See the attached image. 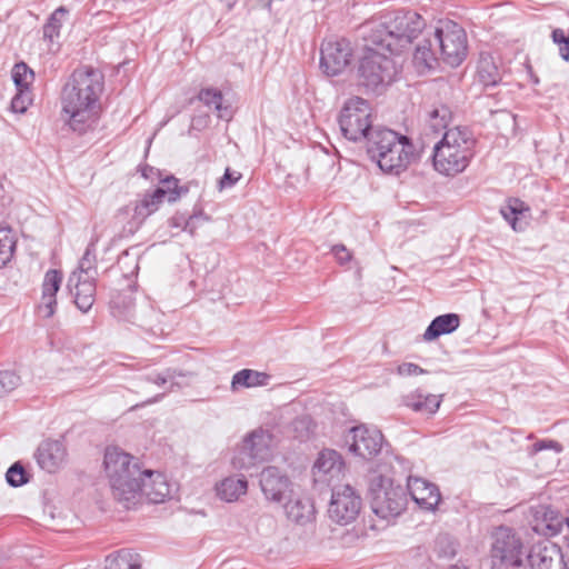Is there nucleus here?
Returning a JSON list of instances; mask_svg holds the SVG:
<instances>
[{
  "instance_id": "obj_36",
  "label": "nucleus",
  "mask_w": 569,
  "mask_h": 569,
  "mask_svg": "<svg viewBox=\"0 0 569 569\" xmlns=\"http://www.w3.org/2000/svg\"><path fill=\"white\" fill-rule=\"evenodd\" d=\"M69 13V10L61 6L57 8L48 18L47 22L43 26V37L48 39L50 42H53L54 39L59 38L60 30L62 28L64 18Z\"/></svg>"
},
{
  "instance_id": "obj_1",
  "label": "nucleus",
  "mask_w": 569,
  "mask_h": 569,
  "mask_svg": "<svg viewBox=\"0 0 569 569\" xmlns=\"http://www.w3.org/2000/svg\"><path fill=\"white\" fill-rule=\"evenodd\" d=\"M426 27L425 19L412 10H397L362 26L366 50L358 66L359 84L367 91L381 92L400 73L393 54L409 47Z\"/></svg>"
},
{
  "instance_id": "obj_2",
  "label": "nucleus",
  "mask_w": 569,
  "mask_h": 569,
  "mask_svg": "<svg viewBox=\"0 0 569 569\" xmlns=\"http://www.w3.org/2000/svg\"><path fill=\"white\" fill-rule=\"evenodd\" d=\"M104 89L103 74L91 66L72 71L61 88L60 119L72 132L82 136L98 121L100 97Z\"/></svg>"
},
{
  "instance_id": "obj_48",
  "label": "nucleus",
  "mask_w": 569,
  "mask_h": 569,
  "mask_svg": "<svg viewBox=\"0 0 569 569\" xmlns=\"http://www.w3.org/2000/svg\"><path fill=\"white\" fill-rule=\"evenodd\" d=\"M242 174L238 171H233L230 168L224 170V173L218 181L219 190L230 189L232 188L240 179Z\"/></svg>"
},
{
  "instance_id": "obj_46",
  "label": "nucleus",
  "mask_w": 569,
  "mask_h": 569,
  "mask_svg": "<svg viewBox=\"0 0 569 569\" xmlns=\"http://www.w3.org/2000/svg\"><path fill=\"white\" fill-rule=\"evenodd\" d=\"M291 427L296 432L295 437L300 441H305L311 432V419L308 416L298 417L292 421Z\"/></svg>"
},
{
  "instance_id": "obj_30",
  "label": "nucleus",
  "mask_w": 569,
  "mask_h": 569,
  "mask_svg": "<svg viewBox=\"0 0 569 569\" xmlns=\"http://www.w3.org/2000/svg\"><path fill=\"white\" fill-rule=\"evenodd\" d=\"M97 238L90 240L83 256L79 260L78 268L71 274L81 276L84 279L97 278Z\"/></svg>"
},
{
  "instance_id": "obj_7",
  "label": "nucleus",
  "mask_w": 569,
  "mask_h": 569,
  "mask_svg": "<svg viewBox=\"0 0 569 569\" xmlns=\"http://www.w3.org/2000/svg\"><path fill=\"white\" fill-rule=\"evenodd\" d=\"M369 495L371 509L381 519H395L406 509V489L400 485L395 486L388 477L379 475L372 478Z\"/></svg>"
},
{
  "instance_id": "obj_3",
  "label": "nucleus",
  "mask_w": 569,
  "mask_h": 569,
  "mask_svg": "<svg viewBox=\"0 0 569 569\" xmlns=\"http://www.w3.org/2000/svg\"><path fill=\"white\" fill-rule=\"evenodd\" d=\"M451 111L446 104L433 106L428 112V124L435 132L446 129L442 138L433 146L432 166L446 177L463 172L476 154V139L467 127L448 129Z\"/></svg>"
},
{
  "instance_id": "obj_8",
  "label": "nucleus",
  "mask_w": 569,
  "mask_h": 569,
  "mask_svg": "<svg viewBox=\"0 0 569 569\" xmlns=\"http://www.w3.org/2000/svg\"><path fill=\"white\" fill-rule=\"evenodd\" d=\"M338 123L342 136L349 141H368L370 132L375 129L369 102L360 97L349 98L340 110Z\"/></svg>"
},
{
  "instance_id": "obj_17",
  "label": "nucleus",
  "mask_w": 569,
  "mask_h": 569,
  "mask_svg": "<svg viewBox=\"0 0 569 569\" xmlns=\"http://www.w3.org/2000/svg\"><path fill=\"white\" fill-rule=\"evenodd\" d=\"M407 489L415 502L428 511L436 510L441 500L439 488L422 478L409 477Z\"/></svg>"
},
{
  "instance_id": "obj_25",
  "label": "nucleus",
  "mask_w": 569,
  "mask_h": 569,
  "mask_svg": "<svg viewBox=\"0 0 569 569\" xmlns=\"http://www.w3.org/2000/svg\"><path fill=\"white\" fill-rule=\"evenodd\" d=\"M566 517L550 508L546 509L541 517H536L532 522V530L545 537H555L560 533Z\"/></svg>"
},
{
  "instance_id": "obj_29",
  "label": "nucleus",
  "mask_w": 569,
  "mask_h": 569,
  "mask_svg": "<svg viewBox=\"0 0 569 569\" xmlns=\"http://www.w3.org/2000/svg\"><path fill=\"white\" fill-rule=\"evenodd\" d=\"M209 220L210 217L207 216L202 209H194L191 214L177 212L170 218L169 224L171 228H179L183 231H188L190 234H193L202 222H207Z\"/></svg>"
},
{
  "instance_id": "obj_44",
  "label": "nucleus",
  "mask_w": 569,
  "mask_h": 569,
  "mask_svg": "<svg viewBox=\"0 0 569 569\" xmlns=\"http://www.w3.org/2000/svg\"><path fill=\"white\" fill-rule=\"evenodd\" d=\"M436 550L440 558H453L457 553L456 543L448 536H440L437 538Z\"/></svg>"
},
{
  "instance_id": "obj_39",
  "label": "nucleus",
  "mask_w": 569,
  "mask_h": 569,
  "mask_svg": "<svg viewBox=\"0 0 569 569\" xmlns=\"http://www.w3.org/2000/svg\"><path fill=\"white\" fill-rule=\"evenodd\" d=\"M413 62L421 70H430L435 67L437 59L430 48V43L417 47L413 53Z\"/></svg>"
},
{
  "instance_id": "obj_6",
  "label": "nucleus",
  "mask_w": 569,
  "mask_h": 569,
  "mask_svg": "<svg viewBox=\"0 0 569 569\" xmlns=\"http://www.w3.org/2000/svg\"><path fill=\"white\" fill-rule=\"evenodd\" d=\"M490 560L492 569H525L527 549L515 529L497 527L491 535Z\"/></svg>"
},
{
  "instance_id": "obj_31",
  "label": "nucleus",
  "mask_w": 569,
  "mask_h": 569,
  "mask_svg": "<svg viewBox=\"0 0 569 569\" xmlns=\"http://www.w3.org/2000/svg\"><path fill=\"white\" fill-rule=\"evenodd\" d=\"M162 201L163 191L160 189H154L152 192L144 193L134 206V219H138L140 222L143 221L147 217L159 209Z\"/></svg>"
},
{
  "instance_id": "obj_40",
  "label": "nucleus",
  "mask_w": 569,
  "mask_h": 569,
  "mask_svg": "<svg viewBox=\"0 0 569 569\" xmlns=\"http://www.w3.org/2000/svg\"><path fill=\"white\" fill-rule=\"evenodd\" d=\"M34 78L33 71L24 63H17L12 71V79L17 89H30V84Z\"/></svg>"
},
{
  "instance_id": "obj_37",
  "label": "nucleus",
  "mask_w": 569,
  "mask_h": 569,
  "mask_svg": "<svg viewBox=\"0 0 569 569\" xmlns=\"http://www.w3.org/2000/svg\"><path fill=\"white\" fill-rule=\"evenodd\" d=\"M156 189L162 190L163 199L167 198L169 202H176L189 191L187 186H179V180L173 176L162 179L161 186Z\"/></svg>"
},
{
  "instance_id": "obj_28",
  "label": "nucleus",
  "mask_w": 569,
  "mask_h": 569,
  "mask_svg": "<svg viewBox=\"0 0 569 569\" xmlns=\"http://www.w3.org/2000/svg\"><path fill=\"white\" fill-rule=\"evenodd\" d=\"M270 381V375L252 369H241L237 371L231 379V390L237 391L240 388L264 387Z\"/></svg>"
},
{
  "instance_id": "obj_11",
  "label": "nucleus",
  "mask_w": 569,
  "mask_h": 569,
  "mask_svg": "<svg viewBox=\"0 0 569 569\" xmlns=\"http://www.w3.org/2000/svg\"><path fill=\"white\" fill-rule=\"evenodd\" d=\"M330 489L329 518L341 526L353 522L362 507L360 495L350 485L338 483Z\"/></svg>"
},
{
  "instance_id": "obj_57",
  "label": "nucleus",
  "mask_w": 569,
  "mask_h": 569,
  "mask_svg": "<svg viewBox=\"0 0 569 569\" xmlns=\"http://www.w3.org/2000/svg\"><path fill=\"white\" fill-rule=\"evenodd\" d=\"M161 397H162V395H161V396H157V397H154V399H152V400H150V401H148V402H149V403H151V402H156V401H158Z\"/></svg>"
},
{
  "instance_id": "obj_34",
  "label": "nucleus",
  "mask_w": 569,
  "mask_h": 569,
  "mask_svg": "<svg viewBox=\"0 0 569 569\" xmlns=\"http://www.w3.org/2000/svg\"><path fill=\"white\" fill-rule=\"evenodd\" d=\"M198 99L207 107H213L218 112L219 118L229 119L231 112L228 106H223V96L219 89L203 88L198 93Z\"/></svg>"
},
{
  "instance_id": "obj_56",
  "label": "nucleus",
  "mask_w": 569,
  "mask_h": 569,
  "mask_svg": "<svg viewBox=\"0 0 569 569\" xmlns=\"http://www.w3.org/2000/svg\"><path fill=\"white\" fill-rule=\"evenodd\" d=\"M531 82H532L533 84H538V83H539V78H538V77H536V76H533V74H531Z\"/></svg>"
},
{
  "instance_id": "obj_21",
  "label": "nucleus",
  "mask_w": 569,
  "mask_h": 569,
  "mask_svg": "<svg viewBox=\"0 0 569 569\" xmlns=\"http://www.w3.org/2000/svg\"><path fill=\"white\" fill-rule=\"evenodd\" d=\"M62 282V273L59 270L50 269L44 273L42 281V297L41 303L39 305V312L44 318L53 316L57 307V292L60 289Z\"/></svg>"
},
{
  "instance_id": "obj_52",
  "label": "nucleus",
  "mask_w": 569,
  "mask_h": 569,
  "mask_svg": "<svg viewBox=\"0 0 569 569\" xmlns=\"http://www.w3.org/2000/svg\"><path fill=\"white\" fill-rule=\"evenodd\" d=\"M158 318H159V313L152 307H150L148 319H146L142 316H137L136 320L138 321V325L140 327H146V326H150L153 320H158Z\"/></svg>"
},
{
  "instance_id": "obj_18",
  "label": "nucleus",
  "mask_w": 569,
  "mask_h": 569,
  "mask_svg": "<svg viewBox=\"0 0 569 569\" xmlns=\"http://www.w3.org/2000/svg\"><path fill=\"white\" fill-rule=\"evenodd\" d=\"M67 286L77 308L83 313L88 312L96 301V279L70 274Z\"/></svg>"
},
{
  "instance_id": "obj_19",
  "label": "nucleus",
  "mask_w": 569,
  "mask_h": 569,
  "mask_svg": "<svg viewBox=\"0 0 569 569\" xmlns=\"http://www.w3.org/2000/svg\"><path fill=\"white\" fill-rule=\"evenodd\" d=\"M66 448L60 440H44L36 452L39 467L48 472H56L64 462Z\"/></svg>"
},
{
  "instance_id": "obj_54",
  "label": "nucleus",
  "mask_w": 569,
  "mask_h": 569,
  "mask_svg": "<svg viewBox=\"0 0 569 569\" xmlns=\"http://www.w3.org/2000/svg\"><path fill=\"white\" fill-rule=\"evenodd\" d=\"M259 6L263 9H267L268 11H271L272 8V0H257Z\"/></svg>"
},
{
  "instance_id": "obj_33",
  "label": "nucleus",
  "mask_w": 569,
  "mask_h": 569,
  "mask_svg": "<svg viewBox=\"0 0 569 569\" xmlns=\"http://www.w3.org/2000/svg\"><path fill=\"white\" fill-rule=\"evenodd\" d=\"M529 210V207L520 199L510 198L500 208V213L515 231H520L523 229L519 222L520 217H523Z\"/></svg>"
},
{
  "instance_id": "obj_51",
  "label": "nucleus",
  "mask_w": 569,
  "mask_h": 569,
  "mask_svg": "<svg viewBox=\"0 0 569 569\" xmlns=\"http://www.w3.org/2000/svg\"><path fill=\"white\" fill-rule=\"evenodd\" d=\"M331 252L337 259L338 263L345 264L351 260V253L343 244H335L331 248Z\"/></svg>"
},
{
  "instance_id": "obj_35",
  "label": "nucleus",
  "mask_w": 569,
  "mask_h": 569,
  "mask_svg": "<svg viewBox=\"0 0 569 569\" xmlns=\"http://www.w3.org/2000/svg\"><path fill=\"white\" fill-rule=\"evenodd\" d=\"M17 236L10 227L0 229V268L7 266L14 256Z\"/></svg>"
},
{
  "instance_id": "obj_14",
  "label": "nucleus",
  "mask_w": 569,
  "mask_h": 569,
  "mask_svg": "<svg viewBox=\"0 0 569 569\" xmlns=\"http://www.w3.org/2000/svg\"><path fill=\"white\" fill-rule=\"evenodd\" d=\"M568 569L561 548L548 540L533 545L526 555L525 569Z\"/></svg>"
},
{
  "instance_id": "obj_49",
  "label": "nucleus",
  "mask_w": 569,
  "mask_h": 569,
  "mask_svg": "<svg viewBox=\"0 0 569 569\" xmlns=\"http://www.w3.org/2000/svg\"><path fill=\"white\" fill-rule=\"evenodd\" d=\"M396 372L400 377H411L425 375L427 370L413 362H402L397 367Z\"/></svg>"
},
{
  "instance_id": "obj_12",
  "label": "nucleus",
  "mask_w": 569,
  "mask_h": 569,
  "mask_svg": "<svg viewBox=\"0 0 569 569\" xmlns=\"http://www.w3.org/2000/svg\"><path fill=\"white\" fill-rule=\"evenodd\" d=\"M346 442L351 453L369 460L381 451L383 436L380 430L361 425L349 430Z\"/></svg>"
},
{
  "instance_id": "obj_26",
  "label": "nucleus",
  "mask_w": 569,
  "mask_h": 569,
  "mask_svg": "<svg viewBox=\"0 0 569 569\" xmlns=\"http://www.w3.org/2000/svg\"><path fill=\"white\" fill-rule=\"evenodd\" d=\"M478 81L485 87H496L501 81V71L490 53L481 52L477 63Z\"/></svg>"
},
{
  "instance_id": "obj_13",
  "label": "nucleus",
  "mask_w": 569,
  "mask_h": 569,
  "mask_svg": "<svg viewBox=\"0 0 569 569\" xmlns=\"http://www.w3.org/2000/svg\"><path fill=\"white\" fill-rule=\"evenodd\" d=\"M351 57L352 50L346 39L326 41L320 50V68L328 77L339 76L349 66Z\"/></svg>"
},
{
  "instance_id": "obj_23",
  "label": "nucleus",
  "mask_w": 569,
  "mask_h": 569,
  "mask_svg": "<svg viewBox=\"0 0 569 569\" xmlns=\"http://www.w3.org/2000/svg\"><path fill=\"white\" fill-rule=\"evenodd\" d=\"M284 512L289 520L303 526L316 517L313 501L308 497H291L284 505Z\"/></svg>"
},
{
  "instance_id": "obj_27",
  "label": "nucleus",
  "mask_w": 569,
  "mask_h": 569,
  "mask_svg": "<svg viewBox=\"0 0 569 569\" xmlns=\"http://www.w3.org/2000/svg\"><path fill=\"white\" fill-rule=\"evenodd\" d=\"M247 490L248 481L243 476L224 478L216 486L217 496L226 502L237 501Z\"/></svg>"
},
{
  "instance_id": "obj_59",
  "label": "nucleus",
  "mask_w": 569,
  "mask_h": 569,
  "mask_svg": "<svg viewBox=\"0 0 569 569\" xmlns=\"http://www.w3.org/2000/svg\"><path fill=\"white\" fill-rule=\"evenodd\" d=\"M3 227H0V229H2Z\"/></svg>"
},
{
  "instance_id": "obj_47",
  "label": "nucleus",
  "mask_w": 569,
  "mask_h": 569,
  "mask_svg": "<svg viewBox=\"0 0 569 569\" xmlns=\"http://www.w3.org/2000/svg\"><path fill=\"white\" fill-rule=\"evenodd\" d=\"M176 378V371L172 369H166L161 372H149L144 376L147 382L154 383L158 387H163L168 382L171 385Z\"/></svg>"
},
{
  "instance_id": "obj_43",
  "label": "nucleus",
  "mask_w": 569,
  "mask_h": 569,
  "mask_svg": "<svg viewBox=\"0 0 569 569\" xmlns=\"http://www.w3.org/2000/svg\"><path fill=\"white\" fill-rule=\"evenodd\" d=\"M20 385V377L12 370L0 371V396L14 390Z\"/></svg>"
},
{
  "instance_id": "obj_4",
  "label": "nucleus",
  "mask_w": 569,
  "mask_h": 569,
  "mask_svg": "<svg viewBox=\"0 0 569 569\" xmlns=\"http://www.w3.org/2000/svg\"><path fill=\"white\" fill-rule=\"evenodd\" d=\"M367 153L382 172L393 176L406 171L419 158L411 138L385 127L370 132Z\"/></svg>"
},
{
  "instance_id": "obj_20",
  "label": "nucleus",
  "mask_w": 569,
  "mask_h": 569,
  "mask_svg": "<svg viewBox=\"0 0 569 569\" xmlns=\"http://www.w3.org/2000/svg\"><path fill=\"white\" fill-rule=\"evenodd\" d=\"M144 479L141 496L144 495L149 502L161 503L171 498L173 486L169 483L163 473L146 470Z\"/></svg>"
},
{
  "instance_id": "obj_58",
  "label": "nucleus",
  "mask_w": 569,
  "mask_h": 569,
  "mask_svg": "<svg viewBox=\"0 0 569 569\" xmlns=\"http://www.w3.org/2000/svg\"><path fill=\"white\" fill-rule=\"evenodd\" d=\"M565 525L567 526V528L569 530V518L568 517H566Z\"/></svg>"
},
{
  "instance_id": "obj_5",
  "label": "nucleus",
  "mask_w": 569,
  "mask_h": 569,
  "mask_svg": "<svg viewBox=\"0 0 569 569\" xmlns=\"http://www.w3.org/2000/svg\"><path fill=\"white\" fill-rule=\"evenodd\" d=\"M103 466L114 499L130 509L141 497L146 470L140 469L139 462L131 455L117 447L106 449Z\"/></svg>"
},
{
  "instance_id": "obj_50",
  "label": "nucleus",
  "mask_w": 569,
  "mask_h": 569,
  "mask_svg": "<svg viewBox=\"0 0 569 569\" xmlns=\"http://www.w3.org/2000/svg\"><path fill=\"white\" fill-rule=\"evenodd\" d=\"M547 449H551L559 453L562 451V445L556 440H550V439L539 440L532 445L533 452H540V451L547 450Z\"/></svg>"
},
{
  "instance_id": "obj_9",
  "label": "nucleus",
  "mask_w": 569,
  "mask_h": 569,
  "mask_svg": "<svg viewBox=\"0 0 569 569\" xmlns=\"http://www.w3.org/2000/svg\"><path fill=\"white\" fill-rule=\"evenodd\" d=\"M273 446L274 437L269 430L254 429L244 437L232 458V465L236 469L249 470L257 463L268 461Z\"/></svg>"
},
{
  "instance_id": "obj_24",
  "label": "nucleus",
  "mask_w": 569,
  "mask_h": 569,
  "mask_svg": "<svg viewBox=\"0 0 569 569\" xmlns=\"http://www.w3.org/2000/svg\"><path fill=\"white\" fill-rule=\"evenodd\" d=\"M460 326V317L457 313L449 312L437 316L431 320L422 335L423 341L430 342L441 336L455 332Z\"/></svg>"
},
{
  "instance_id": "obj_45",
  "label": "nucleus",
  "mask_w": 569,
  "mask_h": 569,
  "mask_svg": "<svg viewBox=\"0 0 569 569\" xmlns=\"http://www.w3.org/2000/svg\"><path fill=\"white\" fill-rule=\"evenodd\" d=\"M552 41L559 47V56L569 62V36L561 28H556L551 33Z\"/></svg>"
},
{
  "instance_id": "obj_22",
  "label": "nucleus",
  "mask_w": 569,
  "mask_h": 569,
  "mask_svg": "<svg viewBox=\"0 0 569 569\" xmlns=\"http://www.w3.org/2000/svg\"><path fill=\"white\" fill-rule=\"evenodd\" d=\"M442 401V396L426 393L420 389L403 396L402 403L415 412L423 415H433L438 411Z\"/></svg>"
},
{
  "instance_id": "obj_15",
  "label": "nucleus",
  "mask_w": 569,
  "mask_h": 569,
  "mask_svg": "<svg viewBox=\"0 0 569 569\" xmlns=\"http://www.w3.org/2000/svg\"><path fill=\"white\" fill-rule=\"evenodd\" d=\"M345 471V462L340 453L332 449L319 452L312 467L315 482L328 487L337 486Z\"/></svg>"
},
{
  "instance_id": "obj_16",
  "label": "nucleus",
  "mask_w": 569,
  "mask_h": 569,
  "mask_svg": "<svg viewBox=\"0 0 569 569\" xmlns=\"http://www.w3.org/2000/svg\"><path fill=\"white\" fill-rule=\"evenodd\" d=\"M260 487L268 500L280 502L290 488L289 478L277 467L264 468L260 473Z\"/></svg>"
},
{
  "instance_id": "obj_38",
  "label": "nucleus",
  "mask_w": 569,
  "mask_h": 569,
  "mask_svg": "<svg viewBox=\"0 0 569 569\" xmlns=\"http://www.w3.org/2000/svg\"><path fill=\"white\" fill-rule=\"evenodd\" d=\"M30 476L20 461L12 463L6 472V481L12 488L28 483Z\"/></svg>"
},
{
  "instance_id": "obj_41",
  "label": "nucleus",
  "mask_w": 569,
  "mask_h": 569,
  "mask_svg": "<svg viewBox=\"0 0 569 569\" xmlns=\"http://www.w3.org/2000/svg\"><path fill=\"white\" fill-rule=\"evenodd\" d=\"M119 268L123 271L124 277L136 276L139 270L138 254L126 250L118 259Z\"/></svg>"
},
{
  "instance_id": "obj_42",
  "label": "nucleus",
  "mask_w": 569,
  "mask_h": 569,
  "mask_svg": "<svg viewBox=\"0 0 569 569\" xmlns=\"http://www.w3.org/2000/svg\"><path fill=\"white\" fill-rule=\"evenodd\" d=\"M31 103L32 93L30 89H17V93L11 100V110L16 113H24Z\"/></svg>"
},
{
  "instance_id": "obj_10",
  "label": "nucleus",
  "mask_w": 569,
  "mask_h": 569,
  "mask_svg": "<svg viewBox=\"0 0 569 569\" xmlns=\"http://www.w3.org/2000/svg\"><path fill=\"white\" fill-rule=\"evenodd\" d=\"M442 60L455 68L467 58L468 40L465 29L457 22L448 20L435 30Z\"/></svg>"
},
{
  "instance_id": "obj_53",
  "label": "nucleus",
  "mask_w": 569,
  "mask_h": 569,
  "mask_svg": "<svg viewBox=\"0 0 569 569\" xmlns=\"http://www.w3.org/2000/svg\"><path fill=\"white\" fill-rule=\"evenodd\" d=\"M154 173V168L153 167H150V166H144L142 169H141V174L143 178L146 179H151L152 176Z\"/></svg>"
},
{
  "instance_id": "obj_32",
  "label": "nucleus",
  "mask_w": 569,
  "mask_h": 569,
  "mask_svg": "<svg viewBox=\"0 0 569 569\" xmlns=\"http://www.w3.org/2000/svg\"><path fill=\"white\" fill-rule=\"evenodd\" d=\"M106 569H141L140 557L129 549L114 551L106 557Z\"/></svg>"
},
{
  "instance_id": "obj_55",
  "label": "nucleus",
  "mask_w": 569,
  "mask_h": 569,
  "mask_svg": "<svg viewBox=\"0 0 569 569\" xmlns=\"http://www.w3.org/2000/svg\"><path fill=\"white\" fill-rule=\"evenodd\" d=\"M448 569H468L466 566L463 565H451Z\"/></svg>"
}]
</instances>
